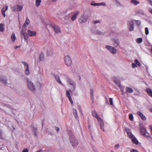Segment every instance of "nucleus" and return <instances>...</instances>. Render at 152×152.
Listing matches in <instances>:
<instances>
[{
    "instance_id": "nucleus-12",
    "label": "nucleus",
    "mask_w": 152,
    "mask_h": 152,
    "mask_svg": "<svg viewBox=\"0 0 152 152\" xmlns=\"http://www.w3.org/2000/svg\"><path fill=\"white\" fill-rule=\"evenodd\" d=\"M68 81L69 82V84L72 86V91H74L75 88V83L74 82L70 79H68Z\"/></svg>"
},
{
    "instance_id": "nucleus-8",
    "label": "nucleus",
    "mask_w": 152,
    "mask_h": 152,
    "mask_svg": "<svg viewBox=\"0 0 152 152\" xmlns=\"http://www.w3.org/2000/svg\"><path fill=\"white\" fill-rule=\"evenodd\" d=\"M129 24L128 25V28L130 31H132L134 29V24L133 21H131L128 22Z\"/></svg>"
},
{
    "instance_id": "nucleus-31",
    "label": "nucleus",
    "mask_w": 152,
    "mask_h": 152,
    "mask_svg": "<svg viewBox=\"0 0 152 152\" xmlns=\"http://www.w3.org/2000/svg\"><path fill=\"white\" fill-rule=\"evenodd\" d=\"M11 39L12 40L13 42H14L16 39V37L14 33H12L11 36Z\"/></svg>"
},
{
    "instance_id": "nucleus-37",
    "label": "nucleus",
    "mask_w": 152,
    "mask_h": 152,
    "mask_svg": "<svg viewBox=\"0 0 152 152\" xmlns=\"http://www.w3.org/2000/svg\"><path fill=\"white\" fill-rule=\"evenodd\" d=\"M47 54L48 56H51L52 55L53 53L50 50L48 51Z\"/></svg>"
},
{
    "instance_id": "nucleus-28",
    "label": "nucleus",
    "mask_w": 152,
    "mask_h": 152,
    "mask_svg": "<svg viewBox=\"0 0 152 152\" xmlns=\"http://www.w3.org/2000/svg\"><path fill=\"white\" fill-rule=\"evenodd\" d=\"M92 5H94V6H96V5H102L104 6H106V4L105 3L102 2L101 3H95L94 4H91Z\"/></svg>"
},
{
    "instance_id": "nucleus-29",
    "label": "nucleus",
    "mask_w": 152,
    "mask_h": 152,
    "mask_svg": "<svg viewBox=\"0 0 152 152\" xmlns=\"http://www.w3.org/2000/svg\"><path fill=\"white\" fill-rule=\"evenodd\" d=\"M100 126L101 129L103 130V131H104V124L103 122V121H100Z\"/></svg>"
},
{
    "instance_id": "nucleus-9",
    "label": "nucleus",
    "mask_w": 152,
    "mask_h": 152,
    "mask_svg": "<svg viewBox=\"0 0 152 152\" xmlns=\"http://www.w3.org/2000/svg\"><path fill=\"white\" fill-rule=\"evenodd\" d=\"M92 115L94 117H95L97 119L98 122H100V121H102V119L99 117L95 111L94 110L92 111Z\"/></svg>"
},
{
    "instance_id": "nucleus-3",
    "label": "nucleus",
    "mask_w": 152,
    "mask_h": 152,
    "mask_svg": "<svg viewBox=\"0 0 152 152\" xmlns=\"http://www.w3.org/2000/svg\"><path fill=\"white\" fill-rule=\"evenodd\" d=\"M64 63L67 66H70L72 63L71 57L69 56H66L65 57Z\"/></svg>"
},
{
    "instance_id": "nucleus-43",
    "label": "nucleus",
    "mask_w": 152,
    "mask_h": 152,
    "mask_svg": "<svg viewBox=\"0 0 152 152\" xmlns=\"http://www.w3.org/2000/svg\"><path fill=\"white\" fill-rule=\"evenodd\" d=\"M132 68H134L137 66V65L133 63L132 64Z\"/></svg>"
},
{
    "instance_id": "nucleus-10",
    "label": "nucleus",
    "mask_w": 152,
    "mask_h": 152,
    "mask_svg": "<svg viewBox=\"0 0 152 152\" xmlns=\"http://www.w3.org/2000/svg\"><path fill=\"white\" fill-rule=\"evenodd\" d=\"M22 63L24 64V66L26 67L25 73L27 75H28L29 73V66L28 64L26 62L23 61H22Z\"/></svg>"
},
{
    "instance_id": "nucleus-26",
    "label": "nucleus",
    "mask_w": 152,
    "mask_h": 152,
    "mask_svg": "<svg viewBox=\"0 0 152 152\" xmlns=\"http://www.w3.org/2000/svg\"><path fill=\"white\" fill-rule=\"evenodd\" d=\"M131 2L135 5H137L140 3L139 1L136 0H131Z\"/></svg>"
},
{
    "instance_id": "nucleus-16",
    "label": "nucleus",
    "mask_w": 152,
    "mask_h": 152,
    "mask_svg": "<svg viewBox=\"0 0 152 152\" xmlns=\"http://www.w3.org/2000/svg\"><path fill=\"white\" fill-rule=\"evenodd\" d=\"M79 14V12H76L75 14L72 15L71 17V19L72 21H74L76 18L77 15Z\"/></svg>"
},
{
    "instance_id": "nucleus-5",
    "label": "nucleus",
    "mask_w": 152,
    "mask_h": 152,
    "mask_svg": "<svg viewBox=\"0 0 152 152\" xmlns=\"http://www.w3.org/2000/svg\"><path fill=\"white\" fill-rule=\"evenodd\" d=\"M140 133L143 135H144L146 137H148L149 136V134L148 133L145 129L144 127H141L140 129Z\"/></svg>"
},
{
    "instance_id": "nucleus-58",
    "label": "nucleus",
    "mask_w": 152,
    "mask_h": 152,
    "mask_svg": "<svg viewBox=\"0 0 152 152\" xmlns=\"http://www.w3.org/2000/svg\"><path fill=\"white\" fill-rule=\"evenodd\" d=\"M151 52L152 53V48H151Z\"/></svg>"
},
{
    "instance_id": "nucleus-45",
    "label": "nucleus",
    "mask_w": 152,
    "mask_h": 152,
    "mask_svg": "<svg viewBox=\"0 0 152 152\" xmlns=\"http://www.w3.org/2000/svg\"><path fill=\"white\" fill-rule=\"evenodd\" d=\"M130 152H138V151L137 150L133 149Z\"/></svg>"
},
{
    "instance_id": "nucleus-59",
    "label": "nucleus",
    "mask_w": 152,
    "mask_h": 152,
    "mask_svg": "<svg viewBox=\"0 0 152 152\" xmlns=\"http://www.w3.org/2000/svg\"><path fill=\"white\" fill-rule=\"evenodd\" d=\"M151 112H152V109H151Z\"/></svg>"
},
{
    "instance_id": "nucleus-62",
    "label": "nucleus",
    "mask_w": 152,
    "mask_h": 152,
    "mask_svg": "<svg viewBox=\"0 0 152 152\" xmlns=\"http://www.w3.org/2000/svg\"><path fill=\"white\" fill-rule=\"evenodd\" d=\"M151 132H152V131H151Z\"/></svg>"
},
{
    "instance_id": "nucleus-61",
    "label": "nucleus",
    "mask_w": 152,
    "mask_h": 152,
    "mask_svg": "<svg viewBox=\"0 0 152 152\" xmlns=\"http://www.w3.org/2000/svg\"><path fill=\"white\" fill-rule=\"evenodd\" d=\"M70 91V92H72V91Z\"/></svg>"
},
{
    "instance_id": "nucleus-27",
    "label": "nucleus",
    "mask_w": 152,
    "mask_h": 152,
    "mask_svg": "<svg viewBox=\"0 0 152 152\" xmlns=\"http://www.w3.org/2000/svg\"><path fill=\"white\" fill-rule=\"evenodd\" d=\"M72 110L73 114L75 117L76 118H77L78 116L77 115V111L76 109H73Z\"/></svg>"
},
{
    "instance_id": "nucleus-15",
    "label": "nucleus",
    "mask_w": 152,
    "mask_h": 152,
    "mask_svg": "<svg viewBox=\"0 0 152 152\" xmlns=\"http://www.w3.org/2000/svg\"><path fill=\"white\" fill-rule=\"evenodd\" d=\"M8 9V6H6L5 7L3 8L1 10V13L4 17H5V12Z\"/></svg>"
},
{
    "instance_id": "nucleus-41",
    "label": "nucleus",
    "mask_w": 152,
    "mask_h": 152,
    "mask_svg": "<svg viewBox=\"0 0 152 152\" xmlns=\"http://www.w3.org/2000/svg\"><path fill=\"white\" fill-rule=\"evenodd\" d=\"M134 21L137 24V25L140 26V25L141 22L140 21L137 20H135Z\"/></svg>"
},
{
    "instance_id": "nucleus-7",
    "label": "nucleus",
    "mask_w": 152,
    "mask_h": 152,
    "mask_svg": "<svg viewBox=\"0 0 152 152\" xmlns=\"http://www.w3.org/2000/svg\"><path fill=\"white\" fill-rule=\"evenodd\" d=\"M12 9L14 11H21L22 10L23 6L19 5H16L13 7H12Z\"/></svg>"
},
{
    "instance_id": "nucleus-56",
    "label": "nucleus",
    "mask_w": 152,
    "mask_h": 152,
    "mask_svg": "<svg viewBox=\"0 0 152 152\" xmlns=\"http://www.w3.org/2000/svg\"><path fill=\"white\" fill-rule=\"evenodd\" d=\"M18 48V47L17 46H15V49H17Z\"/></svg>"
},
{
    "instance_id": "nucleus-35",
    "label": "nucleus",
    "mask_w": 152,
    "mask_h": 152,
    "mask_svg": "<svg viewBox=\"0 0 152 152\" xmlns=\"http://www.w3.org/2000/svg\"><path fill=\"white\" fill-rule=\"evenodd\" d=\"M129 119L130 120H131V121H133L134 118H133V115L132 114H129Z\"/></svg>"
},
{
    "instance_id": "nucleus-40",
    "label": "nucleus",
    "mask_w": 152,
    "mask_h": 152,
    "mask_svg": "<svg viewBox=\"0 0 152 152\" xmlns=\"http://www.w3.org/2000/svg\"><path fill=\"white\" fill-rule=\"evenodd\" d=\"M0 80L2 81L4 83H7V80H4L3 78L1 77H0Z\"/></svg>"
},
{
    "instance_id": "nucleus-21",
    "label": "nucleus",
    "mask_w": 152,
    "mask_h": 152,
    "mask_svg": "<svg viewBox=\"0 0 152 152\" xmlns=\"http://www.w3.org/2000/svg\"><path fill=\"white\" fill-rule=\"evenodd\" d=\"M146 91L148 95L152 97V90L149 88H147L146 89Z\"/></svg>"
},
{
    "instance_id": "nucleus-25",
    "label": "nucleus",
    "mask_w": 152,
    "mask_h": 152,
    "mask_svg": "<svg viewBox=\"0 0 152 152\" xmlns=\"http://www.w3.org/2000/svg\"><path fill=\"white\" fill-rule=\"evenodd\" d=\"M4 24L2 23L0 24V31L1 32H4Z\"/></svg>"
},
{
    "instance_id": "nucleus-49",
    "label": "nucleus",
    "mask_w": 152,
    "mask_h": 152,
    "mask_svg": "<svg viewBox=\"0 0 152 152\" xmlns=\"http://www.w3.org/2000/svg\"><path fill=\"white\" fill-rule=\"evenodd\" d=\"M55 129H56V131L57 132H58L59 131V128L58 127H56V128H55Z\"/></svg>"
},
{
    "instance_id": "nucleus-30",
    "label": "nucleus",
    "mask_w": 152,
    "mask_h": 152,
    "mask_svg": "<svg viewBox=\"0 0 152 152\" xmlns=\"http://www.w3.org/2000/svg\"><path fill=\"white\" fill-rule=\"evenodd\" d=\"M127 135L128 136L129 138H130V139H131L134 136L131 132H127Z\"/></svg>"
},
{
    "instance_id": "nucleus-47",
    "label": "nucleus",
    "mask_w": 152,
    "mask_h": 152,
    "mask_svg": "<svg viewBox=\"0 0 152 152\" xmlns=\"http://www.w3.org/2000/svg\"><path fill=\"white\" fill-rule=\"evenodd\" d=\"M100 21L99 20H96L94 21V24H96L98 23H100Z\"/></svg>"
},
{
    "instance_id": "nucleus-51",
    "label": "nucleus",
    "mask_w": 152,
    "mask_h": 152,
    "mask_svg": "<svg viewBox=\"0 0 152 152\" xmlns=\"http://www.w3.org/2000/svg\"><path fill=\"white\" fill-rule=\"evenodd\" d=\"M149 128L151 131H152V126L150 125L149 126Z\"/></svg>"
},
{
    "instance_id": "nucleus-14",
    "label": "nucleus",
    "mask_w": 152,
    "mask_h": 152,
    "mask_svg": "<svg viewBox=\"0 0 152 152\" xmlns=\"http://www.w3.org/2000/svg\"><path fill=\"white\" fill-rule=\"evenodd\" d=\"M66 96L68 98L69 101H70L72 104H73V102L71 96H70L69 91H67L66 92Z\"/></svg>"
},
{
    "instance_id": "nucleus-19",
    "label": "nucleus",
    "mask_w": 152,
    "mask_h": 152,
    "mask_svg": "<svg viewBox=\"0 0 152 152\" xmlns=\"http://www.w3.org/2000/svg\"><path fill=\"white\" fill-rule=\"evenodd\" d=\"M30 23V21L28 19V18H26V20L24 25H23V28L26 27Z\"/></svg>"
},
{
    "instance_id": "nucleus-18",
    "label": "nucleus",
    "mask_w": 152,
    "mask_h": 152,
    "mask_svg": "<svg viewBox=\"0 0 152 152\" xmlns=\"http://www.w3.org/2000/svg\"><path fill=\"white\" fill-rule=\"evenodd\" d=\"M113 41L114 42V45L115 47H117L119 45V42L118 39H114Z\"/></svg>"
},
{
    "instance_id": "nucleus-46",
    "label": "nucleus",
    "mask_w": 152,
    "mask_h": 152,
    "mask_svg": "<svg viewBox=\"0 0 152 152\" xmlns=\"http://www.w3.org/2000/svg\"><path fill=\"white\" fill-rule=\"evenodd\" d=\"M148 1L149 2V4L152 6V1L151 0H148Z\"/></svg>"
},
{
    "instance_id": "nucleus-60",
    "label": "nucleus",
    "mask_w": 152,
    "mask_h": 152,
    "mask_svg": "<svg viewBox=\"0 0 152 152\" xmlns=\"http://www.w3.org/2000/svg\"><path fill=\"white\" fill-rule=\"evenodd\" d=\"M80 77L79 79L80 80V77Z\"/></svg>"
},
{
    "instance_id": "nucleus-20",
    "label": "nucleus",
    "mask_w": 152,
    "mask_h": 152,
    "mask_svg": "<svg viewBox=\"0 0 152 152\" xmlns=\"http://www.w3.org/2000/svg\"><path fill=\"white\" fill-rule=\"evenodd\" d=\"M131 140H132V142L136 145H137L138 144V142L136 138L134 136L132 138Z\"/></svg>"
},
{
    "instance_id": "nucleus-23",
    "label": "nucleus",
    "mask_w": 152,
    "mask_h": 152,
    "mask_svg": "<svg viewBox=\"0 0 152 152\" xmlns=\"http://www.w3.org/2000/svg\"><path fill=\"white\" fill-rule=\"evenodd\" d=\"M126 92L129 93H132L133 91V90L129 87H126Z\"/></svg>"
},
{
    "instance_id": "nucleus-53",
    "label": "nucleus",
    "mask_w": 152,
    "mask_h": 152,
    "mask_svg": "<svg viewBox=\"0 0 152 152\" xmlns=\"http://www.w3.org/2000/svg\"><path fill=\"white\" fill-rule=\"evenodd\" d=\"M36 152H42V151L41 150H39V151H37Z\"/></svg>"
},
{
    "instance_id": "nucleus-34",
    "label": "nucleus",
    "mask_w": 152,
    "mask_h": 152,
    "mask_svg": "<svg viewBox=\"0 0 152 152\" xmlns=\"http://www.w3.org/2000/svg\"><path fill=\"white\" fill-rule=\"evenodd\" d=\"M136 41L138 43H140L142 41V39L141 38H137Z\"/></svg>"
},
{
    "instance_id": "nucleus-38",
    "label": "nucleus",
    "mask_w": 152,
    "mask_h": 152,
    "mask_svg": "<svg viewBox=\"0 0 152 152\" xmlns=\"http://www.w3.org/2000/svg\"><path fill=\"white\" fill-rule=\"evenodd\" d=\"M0 139L1 140H4V138L2 136V132L0 129Z\"/></svg>"
},
{
    "instance_id": "nucleus-42",
    "label": "nucleus",
    "mask_w": 152,
    "mask_h": 152,
    "mask_svg": "<svg viewBox=\"0 0 152 152\" xmlns=\"http://www.w3.org/2000/svg\"><path fill=\"white\" fill-rule=\"evenodd\" d=\"M109 102L111 105H113V99L112 98H110L109 99Z\"/></svg>"
},
{
    "instance_id": "nucleus-22",
    "label": "nucleus",
    "mask_w": 152,
    "mask_h": 152,
    "mask_svg": "<svg viewBox=\"0 0 152 152\" xmlns=\"http://www.w3.org/2000/svg\"><path fill=\"white\" fill-rule=\"evenodd\" d=\"M91 99L93 102H94V91L92 89H90Z\"/></svg>"
},
{
    "instance_id": "nucleus-24",
    "label": "nucleus",
    "mask_w": 152,
    "mask_h": 152,
    "mask_svg": "<svg viewBox=\"0 0 152 152\" xmlns=\"http://www.w3.org/2000/svg\"><path fill=\"white\" fill-rule=\"evenodd\" d=\"M55 77L56 78V79L57 81V82H58V83L62 85H64V84L62 83V82H61L59 76L58 75L55 76Z\"/></svg>"
},
{
    "instance_id": "nucleus-4",
    "label": "nucleus",
    "mask_w": 152,
    "mask_h": 152,
    "mask_svg": "<svg viewBox=\"0 0 152 152\" xmlns=\"http://www.w3.org/2000/svg\"><path fill=\"white\" fill-rule=\"evenodd\" d=\"M51 27L54 29L55 33L58 34L61 32V30L58 26L53 24L51 25Z\"/></svg>"
},
{
    "instance_id": "nucleus-36",
    "label": "nucleus",
    "mask_w": 152,
    "mask_h": 152,
    "mask_svg": "<svg viewBox=\"0 0 152 152\" xmlns=\"http://www.w3.org/2000/svg\"><path fill=\"white\" fill-rule=\"evenodd\" d=\"M134 62H135L136 65H138L139 66H141L140 63L139 62V61H138V60L137 59H136L135 60Z\"/></svg>"
},
{
    "instance_id": "nucleus-54",
    "label": "nucleus",
    "mask_w": 152,
    "mask_h": 152,
    "mask_svg": "<svg viewBox=\"0 0 152 152\" xmlns=\"http://www.w3.org/2000/svg\"><path fill=\"white\" fill-rule=\"evenodd\" d=\"M88 128L89 129H90L91 128V126L89 125L88 126Z\"/></svg>"
},
{
    "instance_id": "nucleus-13",
    "label": "nucleus",
    "mask_w": 152,
    "mask_h": 152,
    "mask_svg": "<svg viewBox=\"0 0 152 152\" xmlns=\"http://www.w3.org/2000/svg\"><path fill=\"white\" fill-rule=\"evenodd\" d=\"M27 32L28 35L30 37L34 36L36 34V32L34 31H31L30 30H28Z\"/></svg>"
},
{
    "instance_id": "nucleus-52",
    "label": "nucleus",
    "mask_w": 152,
    "mask_h": 152,
    "mask_svg": "<svg viewBox=\"0 0 152 152\" xmlns=\"http://www.w3.org/2000/svg\"><path fill=\"white\" fill-rule=\"evenodd\" d=\"M25 34H25V33H24V34H23V36H24V39H26V37H25Z\"/></svg>"
},
{
    "instance_id": "nucleus-55",
    "label": "nucleus",
    "mask_w": 152,
    "mask_h": 152,
    "mask_svg": "<svg viewBox=\"0 0 152 152\" xmlns=\"http://www.w3.org/2000/svg\"><path fill=\"white\" fill-rule=\"evenodd\" d=\"M99 32V33L98 32V34H101V32Z\"/></svg>"
},
{
    "instance_id": "nucleus-39",
    "label": "nucleus",
    "mask_w": 152,
    "mask_h": 152,
    "mask_svg": "<svg viewBox=\"0 0 152 152\" xmlns=\"http://www.w3.org/2000/svg\"><path fill=\"white\" fill-rule=\"evenodd\" d=\"M145 34L146 35H147L149 34V31L147 27H145Z\"/></svg>"
},
{
    "instance_id": "nucleus-48",
    "label": "nucleus",
    "mask_w": 152,
    "mask_h": 152,
    "mask_svg": "<svg viewBox=\"0 0 152 152\" xmlns=\"http://www.w3.org/2000/svg\"><path fill=\"white\" fill-rule=\"evenodd\" d=\"M148 10L152 14V9L151 8H149Z\"/></svg>"
},
{
    "instance_id": "nucleus-2",
    "label": "nucleus",
    "mask_w": 152,
    "mask_h": 152,
    "mask_svg": "<svg viewBox=\"0 0 152 152\" xmlns=\"http://www.w3.org/2000/svg\"><path fill=\"white\" fill-rule=\"evenodd\" d=\"M70 143L73 146H75L78 145V141L74 136H71L70 138Z\"/></svg>"
},
{
    "instance_id": "nucleus-57",
    "label": "nucleus",
    "mask_w": 152,
    "mask_h": 152,
    "mask_svg": "<svg viewBox=\"0 0 152 152\" xmlns=\"http://www.w3.org/2000/svg\"><path fill=\"white\" fill-rule=\"evenodd\" d=\"M57 1V0H53V1Z\"/></svg>"
},
{
    "instance_id": "nucleus-1",
    "label": "nucleus",
    "mask_w": 152,
    "mask_h": 152,
    "mask_svg": "<svg viewBox=\"0 0 152 152\" xmlns=\"http://www.w3.org/2000/svg\"><path fill=\"white\" fill-rule=\"evenodd\" d=\"M26 80L27 86L29 89L32 91H34L35 90V88L34 84L28 78H27Z\"/></svg>"
},
{
    "instance_id": "nucleus-50",
    "label": "nucleus",
    "mask_w": 152,
    "mask_h": 152,
    "mask_svg": "<svg viewBox=\"0 0 152 152\" xmlns=\"http://www.w3.org/2000/svg\"><path fill=\"white\" fill-rule=\"evenodd\" d=\"M119 145L118 144L115 145V147L116 148H118L119 147Z\"/></svg>"
},
{
    "instance_id": "nucleus-6",
    "label": "nucleus",
    "mask_w": 152,
    "mask_h": 152,
    "mask_svg": "<svg viewBox=\"0 0 152 152\" xmlns=\"http://www.w3.org/2000/svg\"><path fill=\"white\" fill-rule=\"evenodd\" d=\"M106 48L111 53L114 54L116 53L117 50L114 47L109 45H106Z\"/></svg>"
},
{
    "instance_id": "nucleus-11",
    "label": "nucleus",
    "mask_w": 152,
    "mask_h": 152,
    "mask_svg": "<svg viewBox=\"0 0 152 152\" xmlns=\"http://www.w3.org/2000/svg\"><path fill=\"white\" fill-rule=\"evenodd\" d=\"M87 17L83 15H82L81 17L79 19V21L80 23H83L85 22L87 20Z\"/></svg>"
},
{
    "instance_id": "nucleus-33",
    "label": "nucleus",
    "mask_w": 152,
    "mask_h": 152,
    "mask_svg": "<svg viewBox=\"0 0 152 152\" xmlns=\"http://www.w3.org/2000/svg\"><path fill=\"white\" fill-rule=\"evenodd\" d=\"M41 2V0H36V5L37 7H38L40 6V4Z\"/></svg>"
},
{
    "instance_id": "nucleus-32",
    "label": "nucleus",
    "mask_w": 152,
    "mask_h": 152,
    "mask_svg": "<svg viewBox=\"0 0 152 152\" xmlns=\"http://www.w3.org/2000/svg\"><path fill=\"white\" fill-rule=\"evenodd\" d=\"M39 58L40 60H43L44 59V55L42 53H41L39 57Z\"/></svg>"
},
{
    "instance_id": "nucleus-17",
    "label": "nucleus",
    "mask_w": 152,
    "mask_h": 152,
    "mask_svg": "<svg viewBox=\"0 0 152 152\" xmlns=\"http://www.w3.org/2000/svg\"><path fill=\"white\" fill-rule=\"evenodd\" d=\"M137 114L140 117L141 119L143 120H145L146 119V117L141 112L139 111L137 112Z\"/></svg>"
},
{
    "instance_id": "nucleus-44",
    "label": "nucleus",
    "mask_w": 152,
    "mask_h": 152,
    "mask_svg": "<svg viewBox=\"0 0 152 152\" xmlns=\"http://www.w3.org/2000/svg\"><path fill=\"white\" fill-rule=\"evenodd\" d=\"M28 151L27 148H24L22 151V152H28Z\"/></svg>"
}]
</instances>
